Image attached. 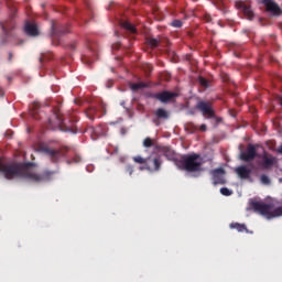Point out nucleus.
I'll use <instances>...</instances> for the list:
<instances>
[{
    "label": "nucleus",
    "mask_w": 282,
    "mask_h": 282,
    "mask_svg": "<svg viewBox=\"0 0 282 282\" xmlns=\"http://www.w3.org/2000/svg\"><path fill=\"white\" fill-rule=\"evenodd\" d=\"M204 21H205L206 23H210V21H213V18L210 17V14L206 13V14L204 15Z\"/></svg>",
    "instance_id": "72a5a7b5"
},
{
    "label": "nucleus",
    "mask_w": 282,
    "mask_h": 282,
    "mask_svg": "<svg viewBox=\"0 0 282 282\" xmlns=\"http://www.w3.org/2000/svg\"><path fill=\"white\" fill-rule=\"evenodd\" d=\"M196 109L200 111L204 118H207L208 120H210V118H215L217 123L221 122V118H218L215 115V109L213 108V104H210L209 101H204V100L198 101L196 105Z\"/></svg>",
    "instance_id": "20e7f679"
},
{
    "label": "nucleus",
    "mask_w": 282,
    "mask_h": 282,
    "mask_svg": "<svg viewBox=\"0 0 282 282\" xmlns=\"http://www.w3.org/2000/svg\"><path fill=\"white\" fill-rule=\"evenodd\" d=\"M0 96H3V90L0 88Z\"/></svg>",
    "instance_id": "58836bf2"
},
{
    "label": "nucleus",
    "mask_w": 282,
    "mask_h": 282,
    "mask_svg": "<svg viewBox=\"0 0 282 282\" xmlns=\"http://www.w3.org/2000/svg\"><path fill=\"white\" fill-rule=\"evenodd\" d=\"M122 26L124 28V30H128V32H130L131 34H135V26H133V24L129 22H123Z\"/></svg>",
    "instance_id": "393cba45"
},
{
    "label": "nucleus",
    "mask_w": 282,
    "mask_h": 282,
    "mask_svg": "<svg viewBox=\"0 0 282 282\" xmlns=\"http://www.w3.org/2000/svg\"><path fill=\"white\" fill-rule=\"evenodd\" d=\"M64 131H68L69 133H78V126L66 127Z\"/></svg>",
    "instance_id": "7c9ffc66"
},
{
    "label": "nucleus",
    "mask_w": 282,
    "mask_h": 282,
    "mask_svg": "<svg viewBox=\"0 0 282 282\" xmlns=\"http://www.w3.org/2000/svg\"><path fill=\"white\" fill-rule=\"evenodd\" d=\"M54 118H55V120H56V124H57L58 127H61V124H62V127H63V124H64V122H65V119H63V115H61V111H59V110H55V112H54Z\"/></svg>",
    "instance_id": "4be33fe9"
},
{
    "label": "nucleus",
    "mask_w": 282,
    "mask_h": 282,
    "mask_svg": "<svg viewBox=\"0 0 282 282\" xmlns=\"http://www.w3.org/2000/svg\"><path fill=\"white\" fill-rule=\"evenodd\" d=\"M229 228H231V230H237L238 232L252 234V231L248 230V227L246 226V224L231 223L229 225Z\"/></svg>",
    "instance_id": "aec40b11"
},
{
    "label": "nucleus",
    "mask_w": 282,
    "mask_h": 282,
    "mask_svg": "<svg viewBox=\"0 0 282 282\" xmlns=\"http://www.w3.org/2000/svg\"><path fill=\"white\" fill-rule=\"evenodd\" d=\"M0 28L2 32L8 35L11 30H14V18H9L8 20L0 22Z\"/></svg>",
    "instance_id": "f3484780"
},
{
    "label": "nucleus",
    "mask_w": 282,
    "mask_h": 282,
    "mask_svg": "<svg viewBox=\"0 0 282 282\" xmlns=\"http://www.w3.org/2000/svg\"><path fill=\"white\" fill-rule=\"evenodd\" d=\"M41 107V105H39V102H34L31 106V109H33V112H31L32 116H34V113H36V110Z\"/></svg>",
    "instance_id": "2f4dec72"
},
{
    "label": "nucleus",
    "mask_w": 282,
    "mask_h": 282,
    "mask_svg": "<svg viewBox=\"0 0 282 282\" xmlns=\"http://www.w3.org/2000/svg\"><path fill=\"white\" fill-rule=\"evenodd\" d=\"M236 173L240 177V180H250V175H252V170L248 169L246 165H240L236 167Z\"/></svg>",
    "instance_id": "dca6fc26"
},
{
    "label": "nucleus",
    "mask_w": 282,
    "mask_h": 282,
    "mask_svg": "<svg viewBox=\"0 0 282 282\" xmlns=\"http://www.w3.org/2000/svg\"><path fill=\"white\" fill-rule=\"evenodd\" d=\"M258 158L261 159L260 162V166H262V169L268 170V169H272V166H274V164H276V156L263 151L262 154H260Z\"/></svg>",
    "instance_id": "9b49d317"
},
{
    "label": "nucleus",
    "mask_w": 282,
    "mask_h": 282,
    "mask_svg": "<svg viewBox=\"0 0 282 282\" xmlns=\"http://www.w3.org/2000/svg\"><path fill=\"white\" fill-rule=\"evenodd\" d=\"M155 119H153L154 124L160 127V120H169L170 113L164 108H159L154 112Z\"/></svg>",
    "instance_id": "2eb2a0df"
},
{
    "label": "nucleus",
    "mask_w": 282,
    "mask_h": 282,
    "mask_svg": "<svg viewBox=\"0 0 282 282\" xmlns=\"http://www.w3.org/2000/svg\"><path fill=\"white\" fill-rule=\"evenodd\" d=\"M40 63H43V57H40Z\"/></svg>",
    "instance_id": "ea45409f"
},
{
    "label": "nucleus",
    "mask_w": 282,
    "mask_h": 282,
    "mask_svg": "<svg viewBox=\"0 0 282 282\" xmlns=\"http://www.w3.org/2000/svg\"><path fill=\"white\" fill-rule=\"evenodd\" d=\"M198 83H199L200 87H203V89H208V87H210V80L206 79L203 76L198 77Z\"/></svg>",
    "instance_id": "5701e85b"
},
{
    "label": "nucleus",
    "mask_w": 282,
    "mask_h": 282,
    "mask_svg": "<svg viewBox=\"0 0 282 282\" xmlns=\"http://www.w3.org/2000/svg\"><path fill=\"white\" fill-rule=\"evenodd\" d=\"M220 193H221L225 197H230V195H232V191H230L228 187H223V188H220Z\"/></svg>",
    "instance_id": "c756f323"
},
{
    "label": "nucleus",
    "mask_w": 282,
    "mask_h": 282,
    "mask_svg": "<svg viewBox=\"0 0 282 282\" xmlns=\"http://www.w3.org/2000/svg\"><path fill=\"white\" fill-rule=\"evenodd\" d=\"M9 61H12V53H9Z\"/></svg>",
    "instance_id": "4c0bfd02"
},
{
    "label": "nucleus",
    "mask_w": 282,
    "mask_h": 282,
    "mask_svg": "<svg viewBox=\"0 0 282 282\" xmlns=\"http://www.w3.org/2000/svg\"><path fill=\"white\" fill-rule=\"evenodd\" d=\"M129 87L131 89V91H140V89H147V87H149V84L144 83V82H140V83H130Z\"/></svg>",
    "instance_id": "412c9836"
},
{
    "label": "nucleus",
    "mask_w": 282,
    "mask_h": 282,
    "mask_svg": "<svg viewBox=\"0 0 282 282\" xmlns=\"http://www.w3.org/2000/svg\"><path fill=\"white\" fill-rule=\"evenodd\" d=\"M250 206L254 213L265 217V219H276V217H282V206L274 208V203H264L259 200H253Z\"/></svg>",
    "instance_id": "f03ea898"
},
{
    "label": "nucleus",
    "mask_w": 282,
    "mask_h": 282,
    "mask_svg": "<svg viewBox=\"0 0 282 282\" xmlns=\"http://www.w3.org/2000/svg\"><path fill=\"white\" fill-rule=\"evenodd\" d=\"M39 149L41 153H44V155H47V158H50L51 162H53L54 164H56L58 160L64 158L65 153L67 152V149L54 150L46 144L40 145Z\"/></svg>",
    "instance_id": "39448f33"
},
{
    "label": "nucleus",
    "mask_w": 282,
    "mask_h": 282,
    "mask_svg": "<svg viewBox=\"0 0 282 282\" xmlns=\"http://www.w3.org/2000/svg\"><path fill=\"white\" fill-rule=\"evenodd\" d=\"M145 169L152 173H158L162 169V158L150 155L147 158Z\"/></svg>",
    "instance_id": "1a4fd4ad"
},
{
    "label": "nucleus",
    "mask_w": 282,
    "mask_h": 282,
    "mask_svg": "<svg viewBox=\"0 0 282 282\" xmlns=\"http://www.w3.org/2000/svg\"><path fill=\"white\" fill-rule=\"evenodd\" d=\"M175 165L180 171H186L187 173H199L202 171V161H199V154L197 153L183 155L175 162Z\"/></svg>",
    "instance_id": "7ed1b4c3"
},
{
    "label": "nucleus",
    "mask_w": 282,
    "mask_h": 282,
    "mask_svg": "<svg viewBox=\"0 0 282 282\" xmlns=\"http://www.w3.org/2000/svg\"><path fill=\"white\" fill-rule=\"evenodd\" d=\"M155 151L164 155V158H166V160H169L170 162L177 161L175 160V151L169 145H156Z\"/></svg>",
    "instance_id": "f8f14e48"
},
{
    "label": "nucleus",
    "mask_w": 282,
    "mask_h": 282,
    "mask_svg": "<svg viewBox=\"0 0 282 282\" xmlns=\"http://www.w3.org/2000/svg\"><path fill=\"white\" fill-rule=\"evenodd\" d=\"M262 3H264L267 11L271 12V14H273V17H281L282 14V10L281 7H279V4L272 0H262Z\"/></svg>",
    "instance_id": "ddd939ff"
},
{
    "label": "nucleus",
    "mask_w": 282,
    "mask_h": 282,
    "mask_svg": "<svg viewBox=\"0 0 282 282\" xmlns=\"http://www.w3.org/2000/svg\"><path fill=\"white\" fill-rule=\"evenodd\" d=\"M177 96V93L165 90L151 95V98H154L155 100L163 102V105H166L167 102H173Z\"/></svg>",
    "instance_id": "6e6552de"
},
{
    "label": "nucleus",
    "mask_w": 282,
    "mask_h": 282,
    "mask_svg": "<svg viewBox=\"0 0 282 282\" xmlns=\"http://www.w3.org/2000/svg\"><path fill=\"white\" fill-rule=\"evenodd\" d=\"M147 70H148V72H153V66L150 65V64H148V65H147Z\"/></svg>",
    "instance_id": "c9c22d12"
},
{
    "label": "nucleus",
    "mask_w": 282,
    "mask_h": 282,
    "mask_svg": "<svg viewBox=\"0 0 282 282\" xmlns=\"http://www.w3.org/2000/svg\"><path fill=\"white\" fill-rule=\"evenodd\" d=\"M69 32V28L64 26V25H59L56 26V24L53 22L52 23V43L53 45H58V43L56 41H58V39H61V36H64V34H68Z\"/></svg>",
    "instance_id": "0eeeda50"
},
{
    "label": "nucleus",
    "mask_w": 282,
    "mask_h": 282,
    "mask_svg": "<svg viewBox=\"0 0 282 282\" xmlns=\"http://www.w3.org/2000/svg\"><path fill=\"white\" fill-rule=\"evenodd\" d=\"M212 175L214 177V184H226V178H224V175H226V170L223 167L213 170Z\"/></svg>",
    "instance_id": "4468645a"
},
{
    "label": "nucleus",
    "mask_w": 282,
    "mask_h": 282,
    "mask_svg": "<svg viewBox=\"0 0 282 282\" xmlns=\"http://www.w3.org/2000/svg\"><path fill=\"white\" fill-rule=\"evenodd\" d=\"M199 129H200V131H206V130H207V127H206L205 123H203V124H200Z\"/></svg>",
    "instance_id": "f704fd0d"
},
{
    "label": "nucleus",
    "mask_w": 282,
    "mask_h": 282,
    "mask_svg": "<svg viewBox=\"0 0 282 282\" xmlns=\"http://www.w3.org/2000/svg\"><path fill=\"white\" fill-rule=\"evenodd\" d=\"M24 30L29 36H39V26L36 24L26 22Z\"/></svg>",
    "instance_id": "a211bd4d"
},
{
    "label": "nucleus",
    "mask_w": 282,
    "mask_h": 282,
    "mask_svg": "<svg viewBox=\"0 0 282 282\" xmlns=\"http://www.w3.org/2000/svg\"><path fill=\"white\" fill-rule=\"evenodd\" d=\"M126 173L129 175H133V165H126Z\"/></svg>",
    "instance_id": "473e14b6"
},
{
    "label": "nucleus",
    "mask_w": 282,
    "mask_h": 282,
    "mask_svg": "<svg viewBox=\"0 0 282 282\" xmlns=\"http://www.w3.org/2000/svg\"><path fill=\"white\" fill-rule=\"evenodd\" d=\"M85 113L88 120H96V118H102V116H98V108H96V106H90L85 111Z\"/></svg>",
    "instance_id": "6ab92c4d"
},
{
    "label": "nucleus",
    "mask_w": 282,
    "mask_h": 282,
    "mask_svg": "<svg viewBox=\"0 0 282 282\" xmlns=\"http://www.w3.org/2000/svg\"><path fill=\"white\" fill-rule=\"evenodd\" d=\"M257 149H259V144L249 143L247 150L240 153V160H242V162H252L254 158H259Z\"/></svg>",
    "instance_id": "423d86ee"
},
{
    "label": "nucleus",
    "mask_w": 282,
    "mask_h": 282,
    "mask_svg": "<svg viewBox=\"0 0 282 282\" xmlns=\"http://www.w3.org/2000/svg\"><path fill=\"white\" fill-rule=\"evenodd\" d=\"M0 173L6 180H14V177H22L28 182H34L41 184V182H50L54 175V171H44L41 174L25 170L20 164L11 163L6 164L0 160Z\"/></svg>",
    "instance_id": "f257e3e1"
},
{
    "label": "nucleus",
    "mask_w": 282,
    "mask_h": 282,
    "mask_svg": "<svg viewBox=\"0 0 282 282\" xmlns=\"http://www.w3.org/2000/svg\"><path fill=\"white\" fill-rule=\"evenodd\" d=\"M101 109H104V111H105V106H101Z\"/></svg>",
    "instance_id": "a19ab883"
},
{
    "label": "nucleus",
    "mask_w": 282,
    "mask_h": 282,
    "mask_svg": "<svg viewBox=\"0 0 282 282\" xmlns=\"http://www.w3.org/2000/svg\"><path fill=\"white\" fill-rule=\"evenodd\" d=\"M133 162H135L137 164H144V166H147V159L140 155L133 156Z\"/></svg>",
    "instance_id": "a878e982"
},
{
    "label": "nucleus",
    "mask_w": 282,
    "mask_h": 282,
    "mask_svg": "<svg viewBox=\"0 0 282 282\" xmlns=\"http://www.w3.org/2000/svg\"><path fill=\"white\" fill-rule=\"evenodd\" d=\"M143 147H145V149H150V147H153V139L152 138H145L143 140Z\"/></svg>",
    "instance_id": "bb28decb"
},
{
    "label": "nucleus",
    "mask_w": 282,
    "mask_h": 282,
    "mask_svg": "<svg viewBox=\"0 0 282 282\" xmlns=\"http://www.w3.org/2000/svg\"><path fill=\"white\" fill-rule=\"evenodd\" d=\"M149 46L150 47H158L160 45V40L158 39H150L148 40Z\"/></svg>",
    "instance_id": "c85d7f7f"
},
{
    "label": "nucleus",
    "mask_w": 282,
    "mask_h": 282,
    "mask_svg": "<svg viewBox=\"0 0 282 282\" xmlns=\"http://www.w3.org/2000/svg\"><path fill=\"white\" fill-rule=\"evenodd\" d=\"M170 25H171L172 28H177V29H180V28H182V25H184V22H182V20H173V21L170 23Z\"/></svg>",
    "instance_id": "cd10ccee"
},
{
    "label": "nucleus",
    "mask_w": 282,
    "mask_h": 282,
    "mask_svg": "<svg viewBox=\"0 0 282 282\" xmlns=\"http://www.w3.org/2000/svg\"><path fill=\"white\" fill-rule=\"evenodd\" d=\"M237 10H240L248 19V21H252L254 19V11L250 8V2L248 1H236Z\"/></svg>",
    "instance_id": "9d476101"
},
{
    "label": "nucleus",
    "mask_w": 282,
    "mask_h": 282,
    "mask_svg": "<svg viewBox=\"0 0 282 282\" xmlns=\"http://www.w3.org/2000/svg\"><path fill=\"white\" fill-rule=\"evenodd\" d=\"M69 47L70 50H76V42L70 43Z\"/></svg>",
    "instance_id": "e433bc0d"
},
{
    "label": "nucleus",
    "mask_w": 282,
    "mask_h": 282,
    "mask_svg": "<svg viewBox=\"0 0 282 282\" xmlns=\"http://www.w3.org/2000/svg\"><path fill=\"white\" fill-rule=\"evenodd\" d=\"M260 182L261 184H263L264 186H270V184H272V181L270 180V177L265 174H262L260 176Z\"/></svg>",
    "instance_id": "b1692460"
}]
</instances>
